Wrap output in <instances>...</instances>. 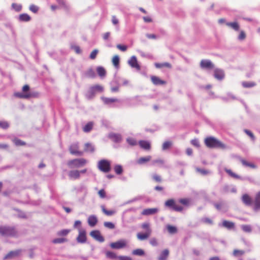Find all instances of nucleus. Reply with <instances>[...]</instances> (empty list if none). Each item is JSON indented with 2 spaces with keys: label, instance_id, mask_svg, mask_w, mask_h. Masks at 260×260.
Returning <instances> with one entry per match:
<instances>
[{
  "label": "nucleus",
  "instance_id": "obj_50",
  "mask_svg": "<svg viewBox=\"0 0 260 260\" xmlns=\"http://www.w3.org/2000/svg\"><path fill=\"white\" fill-rule=\"evenodd\" d=\"M242 85L245 88H250L254 86L255 84L251 82H244L242 83Z\"/></svg>",
  "mask_w": 260,
  "mask_h": 260
},
{
  "label": "nucleus",
  "instance_id": "obj_25",
  "mask_svg": "<svg viewBox=\"0 0 260 260\" xmlns=\"http://www.w3.org/2000/svg\"><path fill=\"white\" fill-rule=\"evenodd\" d=\"M102 100L104 103V104L107 105L111 104L114 102H117L119 101L118 99L116 98H109L106 97H102Z\"/></svg>",
  "mask_w": 260,
  "mask_h": 260
},
{
  "label": "nucleus",
  "instance_id": "obj_57",
  "mask_svg": "<svg viewBox=\"0 0 260 260\" xmlns=\"http://www.w3.org/2000/svg\"><path fill=\"white\" fill-rule=\"evenodd\" d=\"M9 126V124L8 123V122L0 121V127L4 128V129H6V128H8Z\"/></svg>",
  "mask_w": 260,
  "mask_h": 260
},
{
  "label": "nucleus",
  "instance_id": "obj_54",
  "mask_svg": "<svg viewBox=\"0 0 260 260\" xmlns=\"http://www.w3.org/2000/svg\"><path fill=\"white\" fill-rule=\"evenodd\" d=\"M172 145V143L170 141H166L162 144V149L165 150L169 148Z\"/></svg>",
  "mask_w": 260,
  "mask_h": 260
},
{
  "label": "nucleus",
  "instance_id": "obj_48",
  "mask_svg": "<svg viewBox=\"0 0 260 260\" xmlns=\"http://www.w3.org/2000/svg\"><path fill=\"white\" fill-rule=\"evenodd\" d=\"M112 63L113 65L117 67L119 66V58L118 55H115L112 58Z\"/></svg>",
  "mask_w": 260,
  "mask_h": 260
},
{
  "label": "nucleus",
  "instance_id": "obj_49",
  "mask_svg": "<svg viewBox=\"0 0 260 260\" xmlns=\"http://www.w3.org/2000/svg\"><path fill=\"white\" fill-rule=\"evenodd\" d=\"M114 169L115 173L118 175L121 174L123 172L122 168L120 165L115 166Z\"/></svg>",
  "mask_w": 260,
  "mask_h": 260
},
{
  "label": "nucleus",
  "instance_id": "obj_60",
  "mask_svg": "<svg viewBox=\"0 0 260 260\" xmlns=\"http://www.w3.org/2000/svg\"><path fill=\"white\" fill-rule=\"evenodd\" d=\"M152 165H154L156 164L159 165H162L164 164V161L161 159H157L153 160L152 162Z\"/></svg>",
  "mask_w": 260,
  "mask_h": 260
},
{
  "label": "nucleus",
  "instance_id": "obj_26",
  "mask_svg": "<svg viewBox=\"0 0 260 260\" xmlns=\"http://www.w3.org/2000/svg\"><path fill=\"white\" fill-rule=\"evenodd\" d=\"M151 159V156L148 155L145 157H141L137 160V163L139 165L144 164Z\"/></svg>",
  "mask_w": 260,
  "mask_h": 260
},
{
  "label": "nucleus",
  "instance_id": "obj_9",
  "mask_svg": "<svg viewBox=\"0 0 260 260\" xmlns=\"http://www.w3.org/2000/svg\"><path fill=\"white\" fill-rule=\"evenodd\" d=\"M110 246L113 249H121L126 246V241L125 240H120L115 242L111 243Z\"/></svg>",
  "mask_w": 260,
  "mask_h": 260
},
{
  "label": "nucleus",
  "instance_id": "obj_61",
  "mask_svg": "<svg viewBox=\"0 0 260 260\" xmlns=\"http://www.w3.org/2000/svg\"><path fill=\"white\" fill-rule=\"evenodd\" d=\"M98 50H96V49H94L90 53V58L91 59H94L95 58L97 54H98Z\"/></svg>",
  "mask_w": 260,
  "mask_h": 260
},
{
  "label": "nucleus",
  "instance_id": "obj_19",
  "mask_svg": "<svg viewBox=\"0 0 260 260\" xmlns=\"http://www.w3.org/2000/svg\"><path fill=\"white\" fill-rule=\"evenodd\" d=\"M260 209V191L255 196L254 202V210L257 211Z\"/></svg>",
  "mask_w": 260,
  "mask_h": 260
},
{
  "label": "nucleus",
  "instance_id": "obj_3",
  "mask_svg": "<svg viewBox=\"0 0 260 260\" xmlns=\"http://www.w3.org/2000/svg\"><path fill=\"white\" fill-rule=\"evenodd\" d=\"M0 235L3 236H15L17 231L15 229L11 226H0Z\"/></svg>",
  "mask_w": 260,
  "mask_h": 260
},
{
  "label": "nucleus",
  "instance_id": "obj_6",
  "mask_svg": "<svg viewBox=\"0 0 260 260\" xmlns=\"http://www.w3.org/2000/svg\"><path fill=\"white\" fill-rule=\"evenodd\" d=\"M99 169L105 173L109 172L111 170V164L107 160L102 159L98 162Z\"/></svg>",
  "mask_w": 260,
  "mask_h": 260
},
{
  "label": "nucleus",
  "instance_id": "obj_24",
  "mask_svg": "<svg viewBox=\"0 0 260 260\" xmlns=\"http://www.w3.org/2000/svg\"><path fill=\"white\" fill-rule=\"evenodd\" d=\"M222 225L223 227L228 229H233L235 228V223L230 221L223 220L222 223Z\"/></svg>",
  "mask_w": 260,
  "mask_h": 260
},
{
  "label": "nucleus",
  "instance_id": "obj_18",
  "mask_svg": "<svg viewBox=\"0 0 260 260\" xmlns=\"http://www.w3.org/2000/svg\"><path fill=\"white\" fill-rule=\"evenodd\" d=\"M98 220L95 215H90L87 219L88 224L89 226L93 227L98 223Z\"/></svg>",
  "mask_w": 260,
  "mask_h": 260
},
{
  "label": "nucleus",
  "instance_id": "obj_63",
  "mask_svg": "<svg viewBox=\"0 0 260 260\" xmlns=\"http://www.w3.org/2000/svg\"><path fill=\"white\" fill-rule=\"evenodd\" d=\"M127 142L129 144L132 146L136 145L137 144V142L135 140L132 138H128L127 139Z\"/></svg>",
  "mask_w": 260,
  "mask_h": 260
},
{
  "label": "nucleus",
  "instance_id": "obj_64",
  "mask_svg": "<svg viewBox=\"0 0 260 260\" xmlns=\"http://www.w3.org/2000/svg\"><path fill=\"white\" fill-rule=\"evenodd\" d=\"M119 260H133L132 258L127 256H118Z\"/></svg>",
  "mask_w": 260,
  "mask_h": 260
},
{
  "label": "nucleus",
  "instance_id": "obj_11",
  "mask_svg": "<svg viewBox=\"0 0 260 260\" xmlns=\"http://www.w3.org/2000/svg\"><path fill=\"white\" fill-rule=\"evenodd\" d=\"M200 67L202 69H212L214 68V65L209 60L203 59L201 61Z\"/></svg>",
  "mask_w": 260,
  "mask_h": 260
},
{
  "label": "nucleus",
  "instance_id": "obj_34",
  "mask_svg": "<svg viewBox=\"0 0 260 260\" xmlns=\"http://www.w3.org/2000/svg\"><path fill=\"white\" fill-rule=\"evenodd\" d=\"M240 161H241V163L242 164V165L244 166L249 167V168H251L252 169H255L256 168V166L254 164H253L252 162H248L247 161H246V160H245L244 159H241L240 160Z\"/></svg>",
  "mask_w": 260,
  "mask_h": 260
},
{
  "label": "nucleus",
  "instance_id": "obj_45",
  "mask_svg": "<svg viewBox=\"0 0 260 260\" xmlns=\"http://www.w3.org/2000/svg\"><path fill=\"white\" fill-rule=\"evenodd\" d=\"M13 142L16 146H24L26 144L25 142L17 138L14 139Z\"/></svg>",
  "mask_w": 260,
  "mask_h": 260
},
{
  "label": "nucleus",
  "instance_id": "obj_58",
  "mask_svg": "<svg viewBox=\"0 0 260 260\" xmlns=\"http://www.w3.org/2000/svg\"><path fill=\"white\" fill-rule=\"evenodd\" d=\"M202 221L203 222H204V223L208 224H213L212 220L208 217L203 218L202 219Z\"/></svg>",
  "mask_w": 260,
  "mask_h": 260
},
{
  "label": "nucleus",
  "instance_id": "obj_38",
  "mask_svg": "<svg viewBox=\"0 0 260 260\" xmlns=\"http://www.w3.org/2000/svg\"><path fill=\"white\" fill-rule=\"evenodd\" d=\"M71 232L70 229H63L58 231L57 235L58 236L64 237L67 236Z\"/></svg>",
  "mask_w": 260,
  "mask_h": 260
},
{
  "label": "nucleus",
  "instance_id": "obj_7",
  "mask_svg": "<svg viewBox=\"0 0 260 260\" xmlns=\"http://www.w3.org/2000/svg\"><path fill=\"white\" fill-rule=\"evenodd\" d=\"M77 242L84 243L87 241L86 233L84 229H78V235L76 238Z\"/></svg>",
  "mask_w": 260,
  "mask_h": 260
},
{
  "label": "nucleus",
  "instance_id": "obj_40",
  "mask_svg": "<svg viewBox=\"0 0 260 260\" xmlns=\"http://www.w3.org/2000/svg\"><path fill=\"white\" fill-rule=\"evenodd\" d=\"M132 254L134 255L143 256L145 255V252L143 249L138 248L133 250Z\"/></svg>",
  "mask_w": 260,
  "mask_h": 260
},
{
  "label": "nucleus",
  "instance_id": "obj_56",
  "mask_svg": "<svg viewBox=\"0 0 260 260\" xmlns=\"http://www.w3.org/2000/svg\"><path fill=\"white\" fill-rule=\"evenodd\" d=\"M152 179L156 182H161L162 181L161 176L157 174H154L152 176Z\"/></svg>",
  "mask_w": 260,
  "mask_h": 260
},
{
  "label": "nucleus",
  "instance_id": "obj_10",
  "mask_svg": "<svg viewBox=\"0 0 260 260\" xmlns=\"http://www.w3.org/2000/svg\"><path fill=\"white\" fill-rule=\"evenodd\" d=\"M159 211V209L157 208H147L144 209L141 212V215L144 216H149L154 215L158 213Z\"/></svg>",
  "mask_w": 260,
  "mask_h": 260
},
{
  "label": "nucleus",
  "instance_id": "obj_23",
  "mask_svg": "<svg viewBox=\"0 0 260 260\" xmlns=\"http://www.w3.org/2000/svg\"><path fill=\"white\" fill-rule=\"evenodd\" d=\"M169 255V250L167 249L162 250L158 257V260H166Z\"/></svg>",
  "mask_w": 260,
  "mask_h": 260
},
{
  "label": "nucleus",
  "instance_id": "obj_41",
  "mask_svg": "<svg viewBox=\"0 0 260 260\" xmlns=\"http://www.w3.org/2000/svg\"><path fill=\"white\" fill-rule=\"evenodd\" d=\"M98 75L102 77H104L106 75V72L105 69L102 67H98L96 69Z\"/></svg>",
  "mask_w": 260,
  "mask_h": 260
},
{
  "label": "nucleus",
  "instance_id": "obj_16",
  "mask_svg": "<svg viewBox=\"0 0 260 260\" xmlns=\"http://www.w3.org/2000/svg\"><path fill=\"white\" fill-rule=\"evenodd\" d=\"M69 177L72 179H78L80 177V172L77 170H71L69 172Z\"/></svg>",
  "mask_w": 260,
  "mask_h": 260
},
{
  "label": "nucleus",
  "instance_id": "obj_15",
  "mask_svg": "<svg viewBox=\"0 0 260 260\" xmlns=\"http://www.w3.org/2000/svg\"><path fill=\"white\" fill-rule=\"evenodd\" d=\"M151 82L155 85L166 84L165 81L161 80L159 77L155 76H152L150 77Z\"/></svg>",
  "mask_w": 260,
  "mask_h": 260
},
{
  "label": "nucleus",
  "instance_id": "obj_31",
  "mask_svg": "<svg viewBox=\"0 0 260 260\" xmlns=\"http://www.w3.org/2000/svg\"><path fill=\"white\" fill-rule=\"evenodd\" d=\"M166 228L167 229L168 232L170 234H174L177 233L178 232V229L176 226L170 224L167 225Z\"/></svg>",
  "mask_w": 260,
  "mask_h": 260
},
{
  "label": "nucleus",
  "instance_id": "obj_1",
  "mask_svg": "<svg viewBox=\"0 0 260 260\" xmlns=\"http://www.w3.org/2000/svg\"><path fill=\"white\" fill-rule=\"evenodd\" d=\"M205 144L208 148H218L225 149L224 144L213 137H208L204 140Z\"/></svg>",
  "mask_w": 260,
  "mask_h": 260
},
{
  "label": "nucleus",
  "instance_id": "obj_21",
  "mask_svg": "<svg viewBox=\"0 0 260 260\" xmlns=\"http://www.w3.org/2000/svg\"><path fill=\"white\" fill-rule=\"evenodd\" d=\"M109 138L115 143H119L121 141V136L120 134L112 133L109 135Z\"/></svg>",
  "mask_w": 260,
  "mask_h": 260
},
{
  "label": "nucleus",
  "instance_id": "obj_8",
  "mask_svg": "<svg viewBox=\"0 0 260 260\" xmlns=\"http://www.w3.org/2000/svg\"><path fill=\"white\" fill-rule=\"evenodd\" d=\"M79 147L78 143H74L69 147V151L71 154L78 156H82L83 154V151L79 150Z\"/></svg>",
  "mask_w": 260,
  "mask_h": 260
},
{
  "label": "nucleus",
  "instance_id": "obj_5",
  "mask_svg": "<svg viewBox=\"0 0 260 260\" xmlns=\"http://www.w3.org/2000/svg\"><path fill=\"white\" fill-rule=\"evenodd\" d=\"M165 205L175 211L180 212L183 209V207L177 205L174 199H169L167 200L165 203Z\"/></svg>",
  "mask_w": 260,
  "mask_h": 260
},
{
  "label": "nucleus",
  "instance_id": "obj_27",
  "mask_svg": "<svg viewBox=\"0 0 260 260\" xmlns=\"http://www.w3.org/2000/svg\"><path fill=\"white\" fill-rule=\"evenodd\" d=\"M101 208L102 212L107 216H112L116 213V211L114 210H107L104 205H102Z\"/></svg>",
  "mask_w": 260,
  "mask_h": 260
},
{
  "label": "nucleus",
  "instance_id": "obj_20",
  "mask_svg": "<svg viewBox=\"0 0 260 260\" xmlns=\"http://www.w3.org/2000/svg\"><path fill=\"white\" fill-rule=\"evenodd\" d=\"M140 146L146 150H149L151 149V144L149 142L144 140H141L139 142Z\"/></svg>",
  "mask_w": 260,
  "mask_h": 260
},
{
  "label": "nucleus",
  "instance_id": "obj_4",
  "mask_svg": "<svg viewBox=\"0 0 260 260\" xmlns=\"http://www.w3.org/2000/svg\"><path fill=\"white\" fill-rule=\"evenodd\" d=\"M104 90V88L100 85H95L91 86L86 93V97L88 99L93 98L96 92H102Z\"/></svg>",
  "mask_w": 260,
  "mask_h": 260
},
{
  "label": "nucleus",
  "instance_id": "obj_30",
  "mask_svg": "<svg viewBox=\"0 0 260 260\" xmlns=\"http://www.w3.org/2000/svg\"><path fill=\"white\" fill-rule=\"evenodd\" d=\"M154 66L156 68H158V69L162 68H171L172 67L171 64L169 62H164V63L156 62V63H155Z\"/></svg>",
  "mask_w": 260,
  "mask_h": 260
},
{
  "label": "nucleus",
  "instance_id": "obj_55",
  "mask_svg": "<svg viewBox=\"0 0 260 260\" xmlns=\"http://www.w3.org/2000/svg\"><path fill=\"white\" fill-rule=\"evenodd\" d=\"M12 8L17 12L20 11L22 9V6L19 4L13 3L12 5Z\"/></svg>",
  "mask_w": 260,
  "mask_h": 260
},
{
  "label": "nucleus",
  "instance_id": "obj_22",
  "mask_svg": "<svg viewBox=\"0 0 260 260\" xmlns=\"http://www.w3.org/2000/svg\"><path fill=\"white\" fill-rule=\"evenodd\" d=\"M242 200L247 206H250L252 203V199L247 194H244L242 196Z\"/></svg>",
  "mask_w": 260,
  "mask_h": 260
},
{
  "label": "nucleus",
  "instance_id": "obj_12",
  "mask_svg": "<svg viewBox=\"0 0 260 260\" xmlns=\"http://www.w3.org/2000/svg\"><path fill=\"white\" fill-rule=\"evenodd\" d=\"M90 235L97 241L103 242L104 241V237L101 235L100 231L98 230L92 231L90 233Z\"/></svg>",
  "mask_w": 260,
  "mask_h": 260
},
{
  "label": "nucleus",
  "instance_id": "obj_42",
  "mask_svg": "<svg viewBox=\"0 0 260 260\" xmlns=\"http://www.w3.org/2000/svg\"><path fill=\"white\" fill-rule=\"evenodd\" d=\"M68 241V239L66 238H55L52 240V243L54 244H60L64 243Z\"/></svg>",
  "mask_w": 260,
  "mask_h": 260
},
{
  "label": "nucleus",
  "instance_id": "obj_28",
  "mask_svg": "<svg viewBox=\"0 0 260 260\" xmlns=\"http://www.w3.org/2000/svg\"><path fill=\"white\" fill-rule=\"evenodd\" d=\"M141 228L145 231V232L151 235L152 230L149 223L144 222L141 225Z\"/></svg>",
  "mask_w": 260,
  "mask_h": 260
},
{
  "label": "nucleus",
  "instance_id": "obj_35",
  "mask_svg": "<svg viewBox=\"0 0 260 260\" xmlns=\"http://www.w3.org/2000/svg\"><path fill=\"white\" fill-rule=\"evenodd\" d=\"M86 77L90 78H94L95 77V73L92 69H89L85 72Z\"/></svg>",
  "mask_w": 260,
  "mask_h": 260
},
{
  "label": "nucleus",
  "instance_id": "obj_17",
  "mask_svg": "<svg viewBox=\"0 0 260 260\" xmlns=\"http://www.w3.org/2000/svg\"><path fill=\"white\" fill-rule=\"evenodd\" d=\"M20 252L21 251L20 250L11 251L5 256L4 259H11L13 257L18 256L20 254Z\"/></svg>",
  "mask_w": 260,
  "mask_h": 260
},
{
  "label": "nucleus",
  "instance_id": "obj_14",
  "mask_svg": "<svg viewBox=\"0 0 260 260\" xmlns=\"http://www.w3.org/2000/svg\"><path fill=\"white\" fill-rule=\"evenodd\" d=\"M214 76L217 80H222L224 78V72L219 69H216L214 71Z\"/></svg>",
  "mask_w": 260,
  "mask_h": 260
},
{
  "label": "nucleus",
  "instance_id": "obj_59",
  "mask_svg": "<svg viewBox=\"0 0 260 260\" xmlns=\"http://www.w3.org/2000/svg\"><path fill=\"white\" fill-rule=\"evenodd\" d=\"M244 132H245V133H246V134L248 136H249V137L251 138V139H252V140L254 141V140H255V137H254V135L253 134V133H252L251 131H249V130H248V129H244Z\"/></svg>",
  "mask_w": 260,
  "mask_h": 260
},
{
  "label": "nucleus",
  "instance_id": "obj_46",
  "mask_svg": "<svg viewBox=\"0 0 260 260\" xmlns=\"http://www.w3.org/2000/svg\"><path fill=\"white\" fill-rule=\"evenodd\" d=\"M245 253V251L243 250H238V249H235L233 251V255L234 256L237 257L239 256H241L243 255Z\"/></svg>",
  "mask_w": 260,
  "mask_h": 260
},
{
  "label": "nucleus",
  "instance_id": "obj_52",
  "mask_svg": "<svg viewBox=\"0 0 260 260\" xmlns=\"http://www.w3.org/2000/svg\"><path fill=\"white\" fill-rule=\"evenodd\" d=\"M104 225L109 229H114L115 228V225L111 222H105L104 223Z\"/></svg>",
  "mask_w": 260,
  "mask_h": 260
},
{
  "label": "nucleus",
  "instance_id": "obj_43",
  "mask_svg": "<svg viewBox=\"0 0 260 260\" xmlns=\"http://www.w3.org/2000/svg\"><path fill=\"white\" fill-rule=\"evenodd\" d=\"M84 151L86 152H93L94 151L93 146L90 143H86L84 146Z\"/></svg>",
  "mask_w": 260,
  "mask_h": 260
},
{
  "label": "nucleus",
  "instance_id": "obj_37",
  "mask_svg": "<svg viewBox=\"0 0 260 260\" xmlns=\"http://www.w3.org/2000/svg\"><path fill=\"white\" fill-rule=\"evenodd\" d=\"M93 123L92 122H88L83 128V130L85 133L90 132L93 127Z\"/></svg>",
  "mask_w": 260,
  "mask_h": 260
},
{
  "label": "nucleus",
  "instance_id": "obj_62",
  "mask_svg": "<svg viewBox=\"0 0 260 260\" xmlns=\"http://www.w3.org/2000/svg\"><path fill=\"white\" fill-rule=\"evenodd\" d=\"M98 194L101 198L106 197V192L103 189H100L98 192Z\"/></svg>",
  "mask_w": 260,
  "mask_h": 260
},
{
  "label": "nucleus",
  "instance_id": "obj_44",
  "mask_svg": "<svg viewBox=\"0 0 260 260\" xmlns=\"http://www.w3.org/2000/svg\"><path fill=\"white\" fill-rule=\"evenodd\" d=\"M15 94L17 97L23 99H27L30 98L31 96V94L29 93H22L18 92L16 93Z\"/></svg>",
  "mask_w": 260,
  "mask_h": 260
},
{
  "label": "nucleus",
  "instance_id": "obj_29",
  "mask_svg": "<svg viewBox=\"0 0 260 260\" xmlns=\"http://www.w3.org/2000/svg\"><path fill=\"white\" fill-rule=\"evenodd\" d=\"M150 235L151 234H149L146 232H145L144 233H138L137 234V237L139 240L143 241L147 239L150 236Z\"/></svg>",
  "mask_w": 260,
  "mask_h": 260
},
{
  "label": "nucleus",
  "instance_id": "obj_36",
  "mask_svg": "<svg viewBox=\"0 0 260 260\" xmlns=\"http://www.w3.org/2000/svg\"><path fill=\"white\" fill-rule=\"evenodd\" d=\"M106 255L108 258L112 259H118V256L114 252L108 251L106 252Z\"/></svg>",
  "mask_w": 260,
  "mask_h": 260
},
{
  "label": "nucleus",
  "instance_id": "obj_47",
  "mask_svg": "<svg viewBox=\"0 0 260 260\" xmlns=\"http://www.w3.org/2000/svg\"><path fill=\"white\" fill-rule=\"evenodd\" d=\"M242 230L246 233H250L252 231L250 225L244 224L241 226Z\"/></svg>",
  "mask_w": 260,
  "mask_h": 260
},
{
  "label": "nucleus",
  "instance_id": "obj_13",
  "mask_svg": "<svg viewBox=\"0 0 260 260\" xmlns=\"http://www.w3.org/2000/svg\"><path fill=\"white\" fill-rule=\"evenodd\" d=\"M128 64L132 68H136L137 70H140V66L138 63L137 58L135 56L131 57L130 59L128 60Z\"/></svg>",
  "mask_w": 260,
  "mask_h": 260
},
{
  "label": "nucleus",
  "instance_id": "obj_39",
  "mask_svg": "<svg viewBox=\"0 0 260 260\" xmlns=\"http://www.w3.org/2000/svg\"><path fill=\"white\" fill-rule=\"evenodd\" d=\"M224 171L232 178L235 179H240L241 177L236 173H234L231 170L225 169Z\"/></svg>",
  "mask_w": 260,
  "mask_h": 260
},
{
  "label": "nucleus",
  "instance_id": "obj_33",
  "mask_svg": "<svg viewBox=\"0 0 260 260\" xmlns=\"http://www.w3.org/2000/svg\"><path fill=\"white\" fill-rule=\"evenodd\" d=\"M226 25L236 31L239 30L240 28L239 24L236 22H227Z\"/></svg>",
  "mask_w": 260,
  "mask_h": 260
},
{
  "label": "nucleus",
  "instance_id": "obj_53",
  "mask_svg": "<svg viewBox=\"0 0 260 260\" xmlns=\"http://www.w3.org/2000/svg\"><path fill=\"white\" fill-rule=\"evenodd\" d=\"M29 9L32 12L37 13L39 11V7L35 5L32 4L29 6Z\"/></svg>",
  "mask_w": 260,
  "mask_h": 260
},
{
  "label": "nucleus",
  "instance_id": "obj_51",
  "mask_svg": "<svg viewBox=\"0 0 260 260\" xmlns=\"http://www.w3.org/2000/svg\"><path fill=\"white\" fill-rule=\"evenodd\" d=\"M196 171L203 175H206L210 173V171L205 169H200L199 168H196Z\"/></svg>",
  "mask_w": 260,
  "mask_h": 260
},
{
  "label": "nucleus",
  "instance_id": "obj_32",
  "mask_svg": "<svg viewBox=\"0 0 260 260\" xmlns=\"http://www.w3.org/2000/svg\"><path fill=\"white\" fill-rule=\"evenodd\" d=\"M19 19L21 21L27 22L30 20L31 17L27 14L23 13L19 15Z\"/></svg>",
  "mask_w": 260,
  "mask_h": 260
},
{
  "label": "nucleus",
  "instance_id": "obj_2",
  "mask_svg": "<svg viewBox=\"0 0 260 260\" xmlns=\"http://www.w3.org/2000/svg\"><path fill=\"white\" fill-rule=\"evenodd\" d=\"M86 163V159L80 158L70 160L68 161L67 165L70 168H74L82 167L85 166Z\"/></svg>",
  "mask_w": 260,
  "mask_h": 260
}]
</instances>
